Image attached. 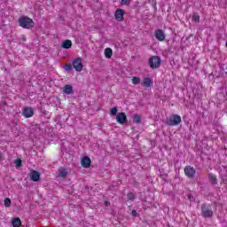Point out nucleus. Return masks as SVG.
Instances as JSON below:
<instances>
[{
    "mask_svg": "<svg viewBox=\"0 0 227 227\" xmlns=\"http://www.w3.org/2000/svg\"><path fill=\"white\" fill-rule=\"evenodd\" d=\"M18 22L20 27L29 29V18H27V16H21L18 20Z\"/></svg>",
    "mask_w": 227,
    "mask_h": 227,
    "instance_id": "39448f33",
    "label": "nucleus"
},
{
    "mask_svg": "<svg viewBox=\"0 0 227 227\" xmlns=\"http://www.w3.org/2000/svg\"><path fill=\"white\" fill-rule=\"evenodd\" d=\"M40 176H42V174H40V172L35 169H30L29 178L30 180H32V182H40Z\"/></svg>",
    "mask_w": 227,
    "mask_h": 227,
    "instance_id": "6e6552de",
    "label": "nucleus"
},
{
    "mask_svg": "<svg viewBox=\"0 0 227 227\" xmlns=\"http://www.w3.org/2000/svg\"><path fill=\"white\" fill-rule=\"evenodd\" d=\"M192 19L193 22H200V14H198V12H193Z\"/></svg>",
    "mask_w": 227,
    "mask_h": 227,
    "instance_id": "aec40b11",
    "label": "nucleus"
},
{
    "mask_svg": "<svg viewBox=\"0 0 227 227\" xmlns=\"http://www.w3.org/2000/svg\"><path fill=\"white\" fill-rule=\"evenodd\" d=\"M202 184H201V183H199V186H201Z\"/></svg>",
    "mask_w": 227,
    "mask_h": 227,
    "instance_id": "e433bc0d",
    "label": "nucleus"
},
{
    "mask_svg": "<svg viewBox=\"0 0 227 227\" xmlns=\"http://www.w3.org/2000/svg\"><path fill=\"white\" fill-rule=\"evenodd\" d=\"M34 114H35V110L32 107H29V118L34 116Z\"/></svg>",
    "mask_w": 227,
    "mask_h": 227,
    "instance_id": "2f4dec72",
    "label": "nucleus"
},
{
    "mask_svg": "<svg viewBox=\"0 0 227 227\" xmlns=\"http://www.w3.org/2000/svg\"><path fill=\"white\" fill-rule=\"evenodd\" d=\"M37 130H40L39 125H30V132H36Z\"/></svg>",
    "mask_w": 227,
    "mask_h": 227,
    "instance_id": "4be33fe9",
    "label": "nucleus"
},
{
    "mask_svg": "<svg viewBox=\"0 0 227 227\" xmlns=\"http://www.w3.org/2000/svg\"><path fill=\"white\" fill-rule=\"evenodd\" d=\"M142 86H144V88H152V86H153V81H152V78L150 77H145Z\"/></svg>",
    "mask_w": 227,
    "mask_h": 227,
    "instance_id": "f8f14e48",
    "label": "nucleus"
},
{
    "mask_svg": "<svg viewBox=\"0 0 227 227\" xmlns=\"http://www.w3.org/2000/svg\"><path fill=\"white\" fill-rule=\"evenodd\" d=\"M221 180L224 184H227V169L224 171L223 174H221Z\"/></svg>",
    "mask_w": 227,
    "mask_h": 227,
    "instance_id": "5701e85b",
    "label": "nucleus"
},
{
    "mask_svg": "<svg viewBox=\"0 0 227 227\" xmlns=\"http://www.w3.org/2000/svg\"><path fill=\"white\" fill-rule=\"evenodd\" d=\"M35 27V21L29 19V28L31 29V27Z\"/></svg>",
    "mask_w": 227,
    "mask_h": 227,
    "instance_id": "72a5a7b5",
    "label": "nucleus"
},
{
    "mask_svg": "<svg viewBox=\"0 0 227 227\" xmlns=\"http://www.w3.org/2000/svg\"><path fill=\"white\" fill-rule=\"evenodd\" d=\"M200 210L201 215L204 217V219H210V217H213L214 215V211H212V207L209 204H202Z\"/></svg>",
    "mask_w": 227,
    "mask_h": 227,
    "instance_id": "f257e3e1",
    "label": "nucleus"
},
{
    "mask_svg": "<svg viewBox=\"0 0 227 227\" xmlns=\"http://www.w3.org/2000/svg\"><path fill=\"white\" fill-rule=\"evenodd\" d=\"M62 49H72V42L70 40H65L61 43Z\"/></svg>",
    "mask_w": 227,
    "mask_h": 227,
    "instance_id": "2eb2a0df",
    "label": "nucleus"
},
{
    "mask_svg": "<svg viewBox=\"0 0 227 227\" xmlns=\"http://www.w3.org/2000/svg\"><path fill=\"white\" fill-rule=\"evenodd\" d=\"M130 1L131 0H121V4H125V5H129V4H130Z\"/></svg>",
    "mask_w": 227,
    "mask_h": 227,
    "instance_id": "7c9ffc66",
    "label": "nucleus"
},
{
    "mask_svg": "<svg viewBox=\"0 0 227 227\" xmlns=\"http://www.w3.org/2000/svg\"><path fill=\"white\" fill-rule=\"evenodd\" d=\"M131 215H132V217H137V211H136V209H133L131 211Z\"/></svg>",
    "mask_w": 227,
    "mask_h": 227,
    "instance_id": "473e14b6",
    "label": "nucleus"
},
{
    "mask_svg": "<svg viewBox=\"0 0 227 227\" xmlns=\"http://www.w3.org/2000/svg\"><path fill=\"white\" fill-rule=\"evenodd\" d=\"M125 13V11H123V9H117L115 11V20H117L118 22H121L123 20V15Z\"/></svg>",
    "mask_w": 227,
    "mask_h": 227,
    "instance_id": "9d476101",
    "label": "nucleus"
},
{
    "mask_svg": "<svg viewBox=\"0 0 227 227\" xmlns=\"http://www.w3.org/2000/svg\"><path fill=\"white\" fill-rule=\"evenodd\" d=\"M127 197L130 201H134V200H136V194H134V192H129Z\"/></svg>",
    "mask_w": 227,
    "mask_h": 227,
    "instance_id": "b1692460",
    "label": "nucleus"
},
{
    "mask_svg": "<svg viewBox=\"0 0 227 227\" xmlns=\"http://www.w3.org/2000/svg\"><path fill=\"white\" fill-rule=\"evenodd\" d=\"M225 47L227 48V41H226V43H225Z\"/></svg>",
    "mask_w": 227,
    "mask_h": 227,
    "instance_id": "c9c22d12",
    "label": "nucleus"
},
{
    "mask_svg": "<svg viewBox=\"0 0 227 227\" xmlns=\"http://www.w3.org/2000/svg\"><path fill=\"white\" fill-rule=\"evenodd\" d=\"M23 116H25V118H29V108H25L24 109Z\"/></svg>",
    "mask_w": 227,
    "mask_h": 227,
    "instance_id": "bb28decb",
    "label": "nucleus"
},
{
    "mask_svg": "<svg viewBox=\"0 0 227 227\" xmlns=\"http://www.w3.org/2000/svg\"><path fill=\"white\" fill-rule=\"evenodd\" d=\"M133 123H137V124L141 123V115L136 114L133 116Z\"/></svg>",
    "mask_w": 227,
    "mask_h": 227,
    "instance_id": "6ab92c4d",
    "label": "nucleus"
},
{
    "mask_svg": "<svg viewBox=\"0 0 227 227\" xmlns=\"http://www.w3.org/2000/svg\"><path fill=\"white\" fill-rule=\"evenodd\" d=\"M68 168H66L64 167H60L59 168V176L60 178H67V176H68Z\"/></svg>",
    "mask_w": 227,
    "mask_h": 227,
    "instance_id": "ddd939ff",
    "label": "nucleus"
},
{
    "mask_svg": "<svg viewBox=\"0 0 227 227\" xmlns=\"http://www.w3.org/2000/svg\"><path fill=\"white\" fill-rule=\"evenodd\" d=\"M116 121L117 123H120V125H125V123H128L129 121L127 119V114H125L123 112L117 114Z\"/></svg>",
    "mask_w": 227,
    "mask_h": 227,
    "instance_id": "423d86ee",
    "label": "nucleus"
},
{
    "mask_svg": "<svg viewBox=\"0 0 227 227\" xmlns=\"http://www.w3.org/2000/svg\"><path fill=\"white\" fill-rule=\"evenodd\" d=\"M184 175L188 178H191V179L194 178V176H196V168L192 166H186L184 168Z\"/></svg>",
    "mask_w": 227,
    "mask_h": 227,
    "instance_id": "20e7f679",
    "label": "nucleus"
},
{
    "mask_svg": "<svg viewBox=\"0 0 227 227\" xmlns=\"http://www.w3.org/2000/svg\"><path fill=\"white\" fill-rule=\"evenodd\" d=\"M141 82V78L134 76L132 78V83L135 84V86H137V84H140Z\"/></svg>",
    "mask_w": 227,
    "mask_h": 227,
    "instance_id": "412c9836",
    "label": "nucleus"
},
{
    "mask_svg": "<svg viewBox=\"0 0 227 227\" xmlns=\"http://www.w3.org/2000/svg\"><path fill=\"white\" fill-rule=\"evenodd\" d=\"M118 114V108L117 107H113L111 110H110V114L112 116H116V114Z\"/></svg>",
    "mask_w": 227,
    "mask_h": 227,
    "instance_id": "393cba45",
    "label": "nucleus"
},
{
    "mask_svg": "<svg viewBox=\"0 0 227 227\" xmlns=\"http://www.w3.org/2000/svg\"><path fill=\"white\" fill-rule=\"evenodd\" d=\"M4 205L5 207H10L12 205V200L8 198L4 200Z\"/></svg>",
    "mask_w": 227,
    "mask_h": 227,
    "instance_id": "cd10ccee",
    "label": "nucleus"
},
{
    "mask_svg": "<svg viewBox=\"0 0 227 227\" xmlns=\"http://www.w3.org/2000/svg\"><path fill=\"white\" fill-rule=\"evenodd\" d=\"M105 56L107 58V59H111L113 58V49L106 48L105 49Z\"/></svg>",
    "mask_w": 227,
    "mask_h": 227,
    "instance_id": "f3484780",
    "label": "nucleus"
},
{
    "mask_svg": "<svg viewBox=\"0 0 227 227\" xmlns=\"http://www.w3.org/2000/svg\"><path fill=\"white\" fill-rule=\"evenodd\" d=\"M81 164L82 168H88L91 166V159L89 156H84L81 160Z\"/></svg>",
    "mask_w": 227,
    "mask_h": 227,
    "instance_id": "9b49d317",
    "label": "nucleus"
},
{
    "mask_svg": "<svg viewBox=\"0 0 227 227\" xmlns=\"http://www.w3.org/2000/svg\"><path fill=\"white\" fill-rule=\"evenodd\" d=\"M14 164L16 168H20V166H22V160L20 159H17L14 160Z\"/></svg>",
    "mask_w": 227,
    "mask_h": 227,
    "instance_id": "a878e982",
    "label": "nucleus"
},
{
    "mask_svg": "<svg viewBox=\"0 0 227 227\" xmlns=\"http://www.w3.org/2000/svg\"><path fill=\"white\" fill-rule=\"evenodd\" d=\"M182 123V117L178 114H173L166 121V125L168 127H176Z\"/></svg>",
    "mask_w": 227,
    "mask_h": 227,
    "instance_id": "f03ea898",
    "label": "nucleus"
},
{
    "mask_svg": "<svg viewBox=\"0 0 227 227\" xmlns=\"http://www.w3.org/2000/svg\"><path fill=\"white\" fill-rule=\"evenodd\" d=\"M188 200L189 201L194 202L196 201V198H194V196L192 194H188Z\"/></svg>",
    "mask_w": 227,
    "mask_h": 227,
    "instance_id": "c756f323",
    "label": "nucleus"
},
{
    "mask_svg": "<svg viewBox=\"0 0 227 227\" xmlns=\"http://www.w3.org/2000/svg\"><path fill=\"white\" fill-rule=\"evenodd\" d=\"M154 35H155L156 40H158V42H164V40H166V34L164 33V30H162V29L155 30Z\"/></svg>",
    "mask_w": 227,
    "mask_h": 227,
    "instance_id": "1a4fd4ad",
    "label": "nucleus"
},
{
    "mask_svg": "<svg viewBox=\"0 0 227 227\" xmlns=\"http://www.w3.org/2000/svg\"><path fill=\"white\" fill-rule=\"evenodd\" d=\"M208 179H209V182L213 185H215V184H217V176L216 175H214L213 173L208 174Z\"/></svg>",
    "mask_w": 227,
    "mask_h": 227,
    "instance_id": "dca6fc26",
    "label": "nucleus"
},
{
    "mask_svg": "<svg viewBox=\"0 0 227 227\" xmlns=\"http://www.w3.org/2000/svg\"><path fill=\"white\" fill-rule=\"evenodd\" d=\"M13 227H20L22 223L20 222V218H14L12 223Z\"/></svg>",
    "mask_w": 227,
    "mask_h": 227,
    "instance_id": "a211bd4d",
    "label": "nucleus"
},
{
    "mask_svg": "<svg viewBox=\"0 0 227 227\" xmlns=\"http://www.w3.org/2000/svg\"><path fill=\"white\" fill-rule=\"evenodd\" d=\"M162 60L160 59V57L159 56H152L149 59L148 65L153 68V70H155L160 67V63Z\"/></svg>",
    "mask_w": 227,
    "mask_h": 227,
    "instance_id": "7ed1b4c3",
    "label": "nucleus"
},
{
    "mask_svg": "<svg viewBox=\"0 0 227 227\" xmlns=\"http://www.w3.org/2000/svg\"><path fill=\"white\" fill-rule=\"evenodd\" d=\"M73 67L75 72H82V60L81 58H77L73 60Z\"/></svg>",
    "mask_w": 227,
    "mask_h": 227,
    "instance_id": "0eeeda50",
    "label": "nucleus"
},
{
    "mask_svg": "<svg viewBox=\"0 0 227 227\" xmlns=\"http://www.w3.org/2000/svg\"><path fill=\"white\" fill-rule=\"evenodd\" d=\"M105 207H109L111 205V202L109 200H106L104 202Z\"/></svg>",
    "mask_w": 227,
    "mask_h": 227,
    "instance_id": "f704fd0d",
    "label": "nucleus"
},
{
    "mask_svg": "<svg viewBox=\"0 0 227 227\" xmlns=\"http://www.w3.org/2000/svg\"><path fill=\"white\" fill-rule=\"evenodd\" d=\"M64 68L67 72H72V64H67Z\"/></svg>",
    "mask_w": 227,
    "mask_h": 227,
    "instance_id": "c85d7f7f",
    "label": "nucleus"
},
{
    "mask_svg": "<svg viewBox=\"0 0 227 227\" xmlns=\"http://www.w3.org/2000/svg\"><path fill=\"white\" fill-rule=\"evenodd\" d=\"M63 93L66 95H72V93H74V87L70 84L65 85L63 88Z\"/></svg>",
    "mask_w": 227,
    "mask_h": 227,
    "instance_id": "4468645a",
    "label": "nucleus"
}]
</instances>
